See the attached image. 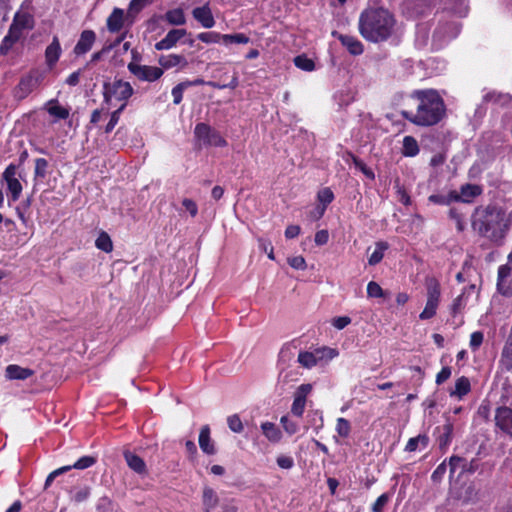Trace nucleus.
<instances>
[{
	"mask_svg": "<svg viewBox=\"0 0 512 512\" xmlns=\"http://www.w3.org/2000/svg\"><path fill=\"white\" fill-rule=\"evenodd\" d=\"M411 98L418 102L416 111L403 110L401 115L407 121L422 127L438 124L445 116L444 100L435 89H419L411 93Z\"/></svg>",
	"mask_w": 512,
	"mask_h": 512,
	"instance_id": "obj_1",
	"label": "nucleus"
},
{
	"mask_svg": "<svg viewBox=\"0 0 512 512\" xmlns=\"http://www.w3.org/2000/svg\"><path fill=\"white\" fill-rule=\"evenodd\" d=\"M512 222V212L509 215L499 207L486 206L476 209L472 226L483 237L501 244L505 239Z\"/></svg>",
	"mask_w": 512,
	"mask_h": 512,
	"instance_id": "obj_2",
	"label": "nucleus"
},
{
	"mask_svg": "<svg viewBox=\"0 0 512 512\" xmlns=\"http://www.w3.org/2000/svg\"><path fill=\"white\" fill-rule=\"evenodd\" d=\"M395 19L393 15L383 9H367L359 19L361 35L370 42L387 40L393 33Z\"/></svg>",
	"mask_w": 512,
	"mask_h": 512,
	"instance_id": "obj_3",
	"label": "nucleus"
},
{
	"mask_svg": "<svg viewBox=\"0 0 512 512\" xmlns=\"http://www.w3.org/2000/svg\"><path fill=\"white\" fill-rule=\"evenodd\" d=\"M134 89L131 84L121 79H114L107 81L103 84V97L104 102L111 104L113 101L125 103L127 105L128 99L133 95Z\"/></svg>",
	"mask_w": 512,
	"mask_h": 512,
	"instance_id": "obj_4",
	"label": "nucleus"
},
{
	"mask_svg": "<svg viewBox=\"0 0 512 512\" xmlns=\"http://www.w3.org/2000/svg\"><path fill=\"white\" fill-rule=\"evenodd\" d=\"M427 290V301L423 311L420 313L421 320H428L436 315V311L441 297V286L435 277H427L425 279Z\"/></svg>",
	"mask_w": 512,
	"mask_h": 512,
	"instance_id": "obj_5",
	"label": "nucleus"
},
{
	"mask_svg": "<svg viewBox=\"0 0 512 512\" xmlns=\"http://www.w3.org/2000/svg\"><path fill=\"white\" fill-rule=\"evenodd\" d=\"M194 136L199 145L225 147L227 141L221 134L206 123H198L194 129Z\"/></svg>",
	"mask_w": 512,
	"mask_h": 512,
	"instance_id": "obj_6",
	"label": "nucleus"
},
{
	"mask_svg": "<svg viewBox=\"0 0 512 512\" xmlns=\"http://www.w3.org/2000/svg\"><path fill=\"white\" fill-rule=\"evenodd\" d=\"M497 290L503 296H512V253L507 263L498 268Z\"/></svg>",
	"mask_w": 512,
	"mask_h": 512,
	"instance_id": "obj_7",
	"label": "nucleus"
},
{
	"mask_svg": "<svg viewBox=\"0 0 512 512\" xmlns=\"http://www.w3.org/2000/svg\"><path fill=\"white\" fill-rule=\"evenodd\" d=\"M127 68L140 81L154 82L163 75V69L160 67L142 65L136 62H130Z\"/></svg>",
	"mask_w": 512,
	"mask_h": 512,
	"instance_id": "obj_8",
	"label": "nucleus"
},
{
	"mask_svg": "<svg viewBox=\"0 0 512 512\" xmlns=\"http://www.w3.org/2000/svg\"><path fill=\"white\" fill-rule=\"evenodd\" d=\"M16 173L17 167L14 164H9L2 173V180L7 184V190L12 202H16L20 198L23 190L22 184L16 178Z\"/></svg>",
	"mask_w": 512,
	"mask_h": 512,
	"instance_id": "obj_9",
	"label": "nucleus"
},
{
	"mask_svg": "<svg viewBox=\"0 0 512 512\" xmlns=\"http://www.w3.org/2000/svg\"><path fill=\"white\" fill-rule=\"evenodd\" d=\"M40 81L41 75L38 72H31L23 76L14 89L15 97L24 99L39 85Z\"/></svg>",
	"mask_w": 512,
	"mask_h": 512,
	"instance_id": "obj_10",
	"label": "nucleus"
},
{
	"mask_svg": "<svg viewBox=\"0 0 512 512\" xmlns=\"http://www.w3.org/2000/svg\"><path fill=\"white\" fill-rule=\"evenodd\" d=\"M482 193V188L476 184H465L460 188V192L451 191L450 200L455 202L470 203L473 199Z\"/></svg>",
	"mask_w": 512,
	"mask_h": 512,
	"instance_id": "obj_11",
	"label": "nucleus"
},
{
	"mask_svg": "<svg viewBox=\"0 0 512 512\" xmlns=\"http://www.w3.org/2000/svg\"><path fill=\"white\" fill-rule=\"evenodd\" d=\"M311 390L312 386L310 384H302L298 387L291 407V412L295 416L301 417L303 415L306 405V397L311 392Z\"/></svg>",
	"mask_w": 512,
	"mask_h": 512,
	"instance_id": "obj_12",
	"label": "nucleus"
},
{
	"mask_svg": "<svg viewBox=\"0 0 512 512\" xmlns=\"http://www.w3.org/2000/svg\"><path fill=\"white\" fill-rule=\"evenodd\" d=\"M96 40V34L92 30H84L77 41L73 52L76 56H82L91 50Z\"/></svg>",
	"mask_w": 512,
	"mask_h": 512,
	"instance_id": "obj_13",
	"label": "nucleus"
},
{
	"mask_svg": "<svg viewBox=\"0 0 512 512\" xmlns=\"http://www.w3.org/2000/svg\"><path fill=\"white\" fill-rule=\"evenodd\" d=\"M495 422L503 432L512 436V409L499 407L495 413Z\"/></svg>",
	"mask_w": 512,
	"mask_h": 512,
	"instance_id": "obj_14",
	"label": "nucleus"
},
{
	"mask_svg": "<svg viewBox=\"0 0 512 512\" xmlns=\"http://www.w3.org/2000/svg\"><path fill=\"white\" fill-rule=\"evenodd\" d=\"M187 34L185 29L170 30L166 36L155 44L156 50H168L176 45V43Z\"/></svg>",
	"mask_w": 512,
	"mask_h": 512,
	"instance_id": "obj_15",
	"label": "nucleus"
},
{
	"mask_svg": "<svg viewBox=\"0 0 512 512\" xmlns=\"http://www.w3.org/2000/svg\"><path fill=\"white\" fill-rule=\"evenodd\" d=\"M457 33V27L453 23H444L435 29L433 38L438 42V46H441L447 40L456 37Z\"/></svg>",
	"mask_w": 512,
	"mask_h": 512,
	"instance_id": "obj_16",
	"label": "nucleus"
},
{
	"mask_svg": "<svg viewBox=\"0 0 512 512\" xmlns=\"http://www.w3.org/2000/svg\"><path fill=\"white\" fill-rule=\"evenodd\" d=\"M193 17L204 27L212 28L215 20L208 4L202 7H196L192 11Z\"/></svg>",
	"mask_w": 512,
	"mask_h": 512,
	"instance_id": "obj_17",
	"label": "nucleus"
},
{
	"mask_svg": "<svg viewBox=\"0 0 512 512\" xmlns=\"http://www.w3.org/2000/svg\"><path fill=\"white\" fill-rule=\"evenodd\" d=\"M34 371L30 368H24L16 364H10L5 369V377L8 380H25L31 377Z\"/></svg>",
	"mask_w": 512,
	"mask_h": 512,
	"instance_id": "obj_18",
	"label": "nucleus"
},
{
	"mask_svg": "<svg viewBox=\"0 0 512 512\" xmlns=\"http://www.w3.org/2000/svg\"><path fill=\"white\" fill-rule=\"evenodd\" d=\"M45 110L55 120H65L70 115V109L59 104L57 99H51L45 104Z\"/></svg>",
	"mask_w": 512,
	"mask_h": 512,
	"instance_id": "obj_19",
	"label": "nucleus"
},
{
	"mask_svg": "<svg viewBox=\"0 0 512 512\" xmlns=\"http://www.w3.org/2000/svg\"><path fill=\"white\" fill-rule=\"evenodd\" d=\"M125 20L124 10L121 8H114L112 13L107 18V29L111 33H116L121 30Z\"/></svg>",
	"mask_w": 512,
	"mask_h": 512,
	"instance_id": "obj_20",
	"label": "nucleus"
},
{
	"mask_svg": "<svg viewBox=\"0 0 512 512\" xmlns=\"http://www.w3.org/2000/svg\"><path fill=\"white\" fill-rule=\"evenodd\" d=\"M199 446L200 449L208 454V455H214L216 453V448L214 445V442L212 441L210 437V428L208 425H204L199 433Z\"/></svg>",
	"mask_w": 512,
	"mask_h": 512,
	"instance_id": "obj_21",
	"label": "nucleus"
},
{
	"mask_svg": "<svg viewBox=\"0 0 512 512\" xmlns=\"http://www.w3.org/2000/svg\"><path fill=\"white\" fill-rule=\"evenodd\" d=\"M158 62L162 69H170L176 66L185 67L188 64L186 58L178 54L162 55Z\"/></svg>",
	"mask_w": 512,
	"mask_h": 512,
	"instance_id": "obj_22",
	"label": "nucleus"
},
{
	"mask_svg": "<svg viewBox=\"0 0 512 512\" xmlns=\"http://www.w3.org/2000/svg\"><path fill=\"white\" fill-rule=\"evenodd\" d=\"M470 391H471L470 380L465 376H461L456 380L454 388L451 389L449 395L451 397H455V398L461 400Z\"/></svg>",
	"mask_w": 512,
	"mask_h": 512,
	"instance_id": "obj_23",
	"label": "nucleus"
},
{
	"mask_svg": "<svg viewBox=\"0 0 512 512\" xmlns=\"http://www.w3.org/2000/svg\"><path fill=\"white\" fill-rule=\"evenodd\" d=\"M338 39L352 55H360L363 52L362 43L354 36L339 35Z\"/></svg>",
	"mask_w": 512,
	"mask_h": 512,
	"instance_id": "obj_24",
	"label": "nucleus"
},
{
	"mask_svg": "<svg viewBox=\"0 0 512 512\" xmlns=\"http://www.w3.org/2000/svg\"><path fill=\"white\" fill-rule=\"evenodd\" d=\"M61 46L57 37H54L52 42L48 45L45 51V58L47 64L52 67L60 58Z\"/></svg>",
	"mask_w": 512,
	"mask_h": 512,
	"instance_id": "obj_25",
	"label": "nucleus"
},
{
	"mask_svg": "<svg viewBox=\"0 0 512 512\" xmlns=\"http://www.w3.org/2000/svg\"><path fill=\"white\" fill-rule=\"evenodd\" d=\"M124 457L130 469L138 474H146V464L142 458L131 452H126Z\"/></svg>",
	"mask_w": 512,
	"mask_h": 512,
	"instance_id": "obj_26",
	"label": "nucleus"
},
{
	"mask_svg": "<svg viewBox=\"0 0 512 512\" xmlns=\"http://www.w3.org/2000/svg\"><path fill=\"white\" fill-rule=\"evenodd\" d=\"M485 102L498 104L501 106H508L512 102V97L507 93H499L496 91L488 92L483 97Z\"/></svg>",
	"mask_w": 512,
	"mask_h": 512,
	"instance_id": "obj_27",
	"label": "nucleus"
},
{
	"mask_svg": "<svg viewBox=\"0 0 512 512\" xmlns=\"http://www.w3.org/2000/svg\"><path fill=\"white\" fill-rule=\"evenodd\" d=\"M219 503V498L216 492L210 488L205 487L203 490V505L205 512H211Z\"/></svg>",
	"mask_w": 512,
	"mask_h": 512,
	"instance_id": "obj_28",
	"label": "nucleus"
},
{
	"mask_svg": "<svg viewBox=\"0 0 512 512\" xmlns=\"http://www.w3.org/2000/svg\"><path fill=\"white\" fill-rule=\"evenodd\" d=\"M261 429L265 437L271 442H279L282 434L279 428L271 422H264L261 424Z\"/></svg>",
	"mask_w": 512,
	"mask_h": 512,
	"instance_id": "obj_29",
	"label": "nucleus"
},
{
	"mask_svg": "<svg viewBox=\"0 0 512 512\" xmlns=\"http://www.w3.org/2000/svg\"><path fill=\"white\" fill-rule=\"evenodd\" d=\"M389 248V245L387 242L384 241H378L375 244V250L372 252V254L368 258V264L371 266H374L378 263H380L384 257V252Z\"/></svg>",
	"mask_w": 512,
	"mask_h": 512,
	"instance_id": "obj_30",
	"label": "nucleus"
},
{
	"mask_svg": "<svg viewBox=\"0 0 512 512\" xmlns=\"http://www.w3.org/2000/svg\"><path fill=\"white\" fill-rule=\"evenodd\" d=\"M21 32L13 26H10L8 34L4 37L0 50L6 53L10 47L20 38Z\"/></svg>",
	"mask_w": 512,
	"mask_h": 512,
	"instance_id": "obj_31",
	"label": "nucleus"
},
{
	"mask_svg": "<svg viewBox=\"0 0 512 512\" xmlns=\"http://www.w3.org/2000/svg\"><path fill=\"white\" fill-rule=\"evenodd\" d=\"M317 199L322 205V207L319 208V216L321 217L324 214L326 207L333 201L334 194L330 188H323L318 192Z\"/></svg>",
	"mask_w": 512,
	"mask_h": 512,
	"instance_id": "obj_32",
	"label": "nucleus"
},
{
	"mask_svg": "<svg viewBox=\"0 0 512 512\" xmlns=\"http://www.w3.org/2000/svg\"><path fill=\"white\" fill-rule=\"evenodd\" d=\"M165 19L171 25H183L186 22L184 12L180 8L167 11Z\"/></svg>",
	"mask_w": 512,
	"mask_h": 512,
	"instance_id": "obj_33",
	"label": "nucleus"
},
{
	"mask_svg": "<svg viewBox=\"0 0 512 512\" xmlns=\"http://www.w3.org/2000/svg\"><path fill=\"white\" fill-rule=\"evenodd\" d=\"M500 363L502 367L508 371H512V338L505 344Z\"/></svg>",
	"mask_w": 512,
	"mask_h": 512,
	"instance_id": "obj_34",
	"label": "nucleus"
},
{
	"mask_svg": "<svg viewBox=\"0 0 512 512\" xmlns=\"http://www.w3.org/2000/svg\"><path fill=\"white\" fill-rule=\"evenodd\" d=\"M428 445V437L426 435H418L416 437H412L408 440L405 451L407 452H414L419 447L426 448Z\"/></svg>",
	"mask_w": 512,
	"mask_h": 512,
	"instance_id": "obj_35",
	"label": "nucleus"
},
{
	"mask_svg": "<svg viewBox=\"0 0 512 512\" xmlns=\"http://www.w3.org/2000/svg\"><path fill=\"white\" fill-rule=\"evenodd\" d=\"M419 153V146L415 138L406 136L403 139V154L408 157H413Z\"/></svg>",
	"mask_w": 512,
	"mask_h": 512,
	"instance_id": "obj_36",
	"label": "nucleus"
},
{
	"mask_svg": "<svg viewBox=\"0 0 512 512\" xmlns=\"http://www.w3.org/2000/svg\"><path fill=\"white\" fill-rule=\"evenodd\" d=\"M447 7L454 13L464 16L468 12L467 0H445Z\"/></svg>",
	"mask_w": 512,
	"mask_h": 512,
	"instance_id": "obj_37",
	"label": "nucleus"
},
{
	"mask_svg": "<svg viewBox=\"0 0 512 512\" xmlns=\"http://www.w3.org/2000/svg\"><path fill=\"white\" fill-rule=\"evenodd\" d=\"M95 246L99 250H102L106 253H109L113 250L112 240H111L110 236L104 231H102L99 234V236L97 237V239L95 241Z\"/></svg>",
	"mask_w": 512,
	"mask_h": 512,
	"instance_id": "obj_38",
	"label": "nucleus"
},
{
	"mask_svg": "<svg viewBox=\"0 0 512 512\" xmlns=\"http://www.w3.org/2000/svg\"><path fill=\"white\" fill-rule=\"evenodd\" d=\"M32 23V17L27 13H17L14 17L13 23L11 26L15 27L16 29H19L20 32L24 28H30Z\"/></svg>",
	"mask_w": 512,
	"mask_h": 512,
	"instance_id": "obj_39",
	"label": "nucleus"
},
{
	"mask_svg": "<svg viewBox=\"0 0 512 512\" xmlns=\"http://www.w3.org/2000/svg\"><path fill=\"white\" fill-rule=\"evenodd\" d=\"M91 494V488L89 486L76 487L71 491V500L75 503H81L86 501Z\"/></svg>",
	"mask_w": 512,
	"mask_h": 512,
	"instance_id": "obj_40",
	"label": "nucleus"
},
{
	"mask_svg": "<svg viewBox=\"0 0 512 512\" xmlns=\"http://www.w3.org/2000/svg\"><path fill=\"white\" fill-rule=\"evenodd\" d=\"M294 64L297 68L307 72L313 71L315 69L314 61L304 54L296 56L294 58Z\"/></svg>",
	"mask_w": 512,
	"mask_h": 512,
	"instance_id": "obj_41",
	"label": "nucleus"
},
{
	"mask_svg": "<svg viewBox=\"0 0 512 512\" xmlns=\"http://www.w3.org/2000/svg\"><path fill=\"white\" fill-rule=\"evenodd\" d=\"M48 166V161L46 159H35L34 179H44L48 174Z\"/></svg>",
	"mask_w": 512,
	"mask_h": 512,
	"instance_id": "obj_42",
	"label": "nucleus"
},
{
	"mask_svg": "<svg viewBox=\"0 0 512 512\" xmlns=\"http://www.w3.org/2000/svg\"><path fill=\"white\" fill-rule=\"evenodd\" d=\"M319 357L312 352H300L298 355V362L305 368H311L317 364Z\"/></svg>",
	"mask_w": 512,
	"mask_h": 512,
	"instance_id": "obj_43",
	"label": "nucleus"
},
{
	"mask_svg": "<svg viewBox=\"0 0 512 512\" xmlns=\"http://www.w3.org/2000/svg\"><path fill=\"white\" fill-rule=\"evenodd\" d=\"M249 42V38L243 33L237 34H223V43L224 44H247Z\"/></svg>",
	"mask_w": 512,
	"mask_h": 512,
	"instance_id": "obj_44",
	"label": "nucleus"
},
{
	"mask_svg": "<svg viewBox=\"0 0 512 512\" xmlns=\"http://www.w3.org/2000/svg\"><path fill=\"white\" fill-rule=\"evenodd\" d=\"M124 109L125 103H122L117 110L111 113L110 120L105 127V133H110L115 128V126L119 122L120 115Z\"/></svg>",
	"mask_w": 512,
	"mask_h": 512,
	"instance_id": "obj_45",
	"label": "nucleus"
},
{
	"mask_svg": "<svg viewBox=\"0 0 512 512\" xmlns=\"http://www.w3.org/2000/svg\"><path fill=\"white\" fill-rule=\"evenodd\" d=\"M227 424L229 429L234 433H241L244 429L243 423L237 414L228 416Z\"/></svg>",
	"mask_w": 512,
	"mask_h": 512,
	"instance_id": "obj_46",
	"label": "nucleus"
},
{
	"mask_svg": "<svg viewBox=\"0 0 512 512\" xmlns=\"http://www.w3.org/2000/svg\"><path fill=\"white\" fill-rule=\"evenodd\" d=\"M197 38L204 43H218L223 41V34L217 32H202L197 35Z\"/></svg>",
	"mask_w": 512,
	"mask_h": 512,
	"instance_id": "obj_47",
	"label": "nucleus"
},
{
	"mask_svg": "<svg viewBox=\"0 0 512 512\" xmlns=\"http://www.w3.org/2000/svg\"><path fill=\"white\" fill-rule=\"evenodd\" d=\"M336 431L339 436L346 438L349 436L351 431L350 422L345 418H338L336 424Z\"/></svg>",
	"mask_w": 512,
	"mask_h": 512,
	"instance_id": "obj_48",
	"label": "nucleus"
},
{
	"mask_svg": "<svg viewBox=\"0 0 512 512\" xmlns=\"http://www.w3.org/2000/svg\"><path fill=\"white\" fill-rule=\"evenodd\" d=\"M239 84V80H238V74L235 72L231 78V81L227 84H220L218 82H214V81H208L206 83V85L210 86V87H213L215 89H225V88H230V89H235Z\"/></svg>",
	"mask_w": 512,
	"mask_h": 512,
	"instance_id": "obj_49",
	"label": "nucleus"
},
{
	"mask_svg": "<svg viewBox=\"0 0 512 512\" xmlns=\"http://www.w3.org/2000/svg\"><path fill=\"white\" fill-rule=\"evenodd\" d=\"M153 0H131L129 3L128 16L139 13L147 5L151 4Z\"/></svg>",
	"mask_w": 512,
	"mask_h": 512,
	"instance_id": "obj_50",
	"label": "nucleus"
},
{
	"mask_svg": "<svg viewBox=\"0 0 512 512\" xmlns=\"http://www.w3.org/2000/svg\"><path fill=\"white\" fill-rule=\"evenodd\" d=\"M367 295L371 298H381L384 296V291L378 283L370 281L367 284Z\"/></svg>",
	"mask_w": 512,
	"mask_h": 512,
	"instance_id": "obj_51",
	"label": "nucleus"
},
{
	"mask_svg": "<svg viewBox=\"0 0 512 512\" xmlns=\"http://www.w3.org/2000/svg\"><path fill=\"white\" fill-rule=\"evenodd\" d=\"M96 462V459L92 456H83L79 460H77L73 465L71 466V469H86L94 465Z\"/></svg>",
	"mask_w": 512,
	"mask_h": 512,
	"instance_id": "obj_52",
	"label": "nucleus"
},
{
	"mask_svg": "<svg viewBox=\"0 0 512 512\" xmlns=\"http://www.w3.org/2000/svg\"><path fill=\"white\" fill-rule=\"evenodd\" d=\"M467 302V297L465 293H461L458 297H456L451 305V311L455 315L462 311Z\"/></svg>",
	"mask_w": 512,
	"mask_h": 512,
	"instance_id": "obj_53",
	"label": "nucleus"
},
{
	"mask_svg": "<svg viewBox=\"0 0 512 512\" xmlns=\"http://www.w3.org/2000/svg\"><path fill=\"white\" fill-rule=\"evenodd\" d=\"M187 88V84L181 82L172 89L173 103L178 105L183 99V92Z\"/></svg>",
	"mask_w": 512,
	"mask_h": 512,
	"instance_id": "obj_54",
	"label": "nucleus"
},
{
	"mask_svg": "<svg viewBox=\"0 0 512 512\" xmlns=\"http://www.w3.org/2000/svg\"><path fill=\"white\" fill-rule=\"evenodd\" d=\"M69 470H71V466H63V467H60V468H58V469H56V470L52 471V472L47 476V478H46L44 488H45V489H47V488L51 485V483L54 481V479H55L57 476H59V475H61V474L65 473V472H67V471H69Z\"/></svg>",
	"mask_w": 512,
	"mask_h": 512,
	"instance_id": "obj_55",
	"label": "nucleus"
},
{
	"mask_svg": "<svg viewBox=\"0 0 512 512\" xmlns=\"http://www.w3.org/2000/svg\"><path fill=\"white\" fill-rule=\"evenodd\" d=\"M484 335L480 331L473 332L470 336V347L476 351L483 343Z\"/></svg>",
	"mask_w": 512,
	"mask_h": 512,
	"instance_id": "obj_56",
	"label": "nucleus"
},
{
	"mask_svg": "<svg viewBox=\"0 0 512 512\" xmlns=\"http://www.w3.org/2000/svg\"><path fill=\"white\" fill-rule=\"evenodd\" d=\"M288 264L297 270H305L307 267L306 261L302 256H294L288 259Z\"/></svg>",
	"mask_w": 512,
	"mask_h": 512,
	"instance_id": "obj_57",
	"label": "nucleus"
},
{
	"mask_svg": "<svg viewBox=\"0 0 512 512\" xmlns=\"http://www.w3.org/2000/svg\"><path fill=\"white\" fill-rule=\"evenodd\" d=\"M280 422L288 434L292 435L298 431V425L291 421L287 416H283Z\"/></svg>",
	"mask_w": 512,
	"mask_h": 512,
	"instance_id": "obj_58",
	"label": "nucleus"
},
{
	"mask_svg": "<svg viewBox=\"0 0 512 512\" xmlns=\"http://www.w3.org/2000/svg\"><path fill=\"white\" fill-rule=\"evenodd\" d=\"M389 501V496L387 494L380 495L377 500L374 502L372 506L373 512H382L383 508Z\"/></svg>",
	"mask_w": 512,
	"mask_h": 512,
	"instance_id": "obj_59",
	"label": "nucleus"
},
{
	"mask_svg": "<svg viewBox=\"0 0 512 512\" xmlns=\"http://www.w3.org/2000/svg\"><path fill=\"white\" fill-rule=\"evenodd\" d=\"M351 323V318L348 316H339L332 320V325L338 329L342 330L346 326H348Z\"/></svg>",
	"mask_w": 512,
	"mask_h": 512,
	"instance_id": "obj_60",
	"label": "nucleus"
},
{
	"mask_svg": "<svg viewBox=\"0 0 512 512\" xmlns=\"http://www.w3.org/2000/svg\"><path fill=\"white\" fill-rule=\"evenodd\" d=\"M276 461L277 465L282 469H291L294 465V461L290 456H278Z\"/></svg>",
	"mask_w": 512,
	"mask_h": 512,
	"instance_id": "obj_61",
	"label": "nucleus"
},
{
	"mask_svg": "<svg viewBox=\"0 0 512 512\" xmlns=\"http://www.w3.org/2000/svg\"><path fill=\"white\" fill-rule=\"evenodd\" d=\"M182 205L184 206V208L189 212V214L192 217H195L197 215L198 207H197V204L192 199L185 198L182 201Z\"/></svg>",
	"mask_w": 512,
	"mask_h": 512,
	"instance_id": "obj_62",
	"label": "nucleus"
},
{
	"mask_svg": "<svg viewBox=\"0 0 512 512\" xmlns=\"http://www.w3.org/2000/svg\"><path fill=\"white\" fill-rule=\"evenodd\" d=\"M451 368L446 366L441 369V371L436 375V384L441 385L446 380H448L451 376Z\"/></svg>",
	"mask_w": 512,
	"mask_h": 512,
	"instance_id": "obj_63",
	"label": "nucleus"
},
{
	"mask_svg": "<svg viewBox=\"0 0 512 512\" xmlns=\"http://www.w3.org/2000/svg\"><path fill=\"white\" fill-rule=\"evenodd\" d=\"M328 240H329V233L327 230L323 229V230H319L316 232L314 241L317 245H319V246L325 245L328 242Z\"/></svg>",
	"mask_w": 512,
	"mask_h": 512,
	"instance_id": "obj_64",
	"label": "nucleus"
}]
</instances>
